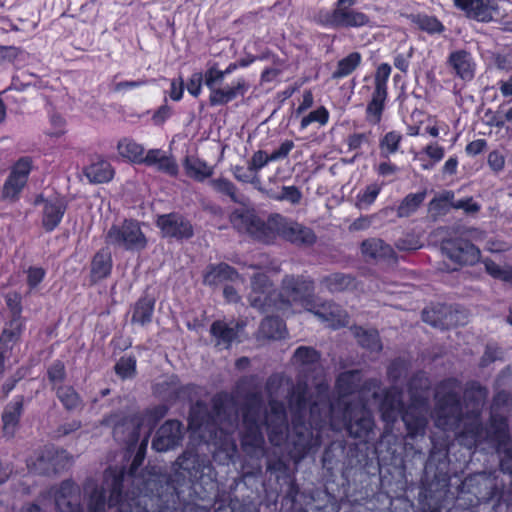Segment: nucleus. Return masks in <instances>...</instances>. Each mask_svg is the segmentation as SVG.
I'll list each match as a JSON object with an SVG mask.
<instances>
[{"mask_svg":"<svg viewBox=\"0 0 512 512\" xmlns=\"http://www.w3.org/2000/svg\"><path fill=\"white\" fill-rule=\"evenodd\" d=\"M320 353L313 347L300 346L293 354L292 361L296 367L297 383L289 393V408L292 414V433H288V418L285 406L277 398L279 390L289 381L280 375H272L266 382L269 397V410H264L260 392L248 393L245 397L242 412V428L240 431L241 447L250 458L261 459L265 456V439L261 431L265 425L268 439L274 446H281L289 441L291 459L298 463L305 458L312 445L319 444V437L311 434L306 427V418L312 402L317 396V384L324 383L320 378L323 369L320 364Z\"/></svg>","mask_w":512,"mask_h":512,"instance_id":"f257e3e1","label":"nucleus"},{"mask_svg":"<svg viewBox=\"0 0 512 512\" xmlns=\"http://www.w3.org/2000/svg\"><path fill=\"white\" fill-rule=\"evenodd\" d=\"M461 384L456 379L442 381L435 391L434 421L443 431L455 432L461 444L472 448L484 441L496 444L500 468L512 475V439L507 419L491 413L489 427L484 429L480 416L488 396L485 387L469 384L464 392V406L460 402Z\"/></svg>","mask_w":512,"mask_h":512,"instance_id":"f03ea898","label":"nucleus"},{"mask_svg":"<svg viewBox=\"0 0 512 512\" xmlns=\"http://www.w3.org/2000/svg\"><path fill=\"white\" fill-rule=\"evenodd\" d=\"M381 382L378 379L367 380L359 392L358 399L353 401L329 402V386L324 383L317 384V396L312 402L306 427L311 434L319 437V444L312 445L307 450L318 448L322 442V434L326 429L341 431L345 429L349 436L356 439H365L372 432L374 419L367 404L363 401L366 392H371L374 399L378 397Z\"/></svg>","mask_w":512,"mask_h":512,"instance_id":"7ed1b4c3","label":"nucleus"},{"mask_svg":"<svg viewBox=\"0 0 512 512\" xmlns=\"http://www.w3.org/2000/svg\"><path fill=\"white\" fill-rule=\"evenodd\" d=\"M431 382L425 372H417L409 381L410 404L404 409L403 391L397 386L389 388L380 402L383 421L393 424L399 415L407 429V436H423L430 413L429 389Z\"/></svg>","mask_w":512,"mask_h":512,"instance_id":"20e7f679","label":"nucleus"},{"mask_svg":"<svg viewBox=\"0 0 512 512\" xmlns=\"http://www.w3.org/2000/svg\"><path fill=\"white\" fill-rule=\"evenodd\" d=\"M230 222L239 232L247 233L263 243H271L276 236H281L296 246L309 247L317 239L311 228L278 213L270 215L267 221H264L254 210L236 209L230 215Z\"/></svg>","mask_w":512,"mask_h":512,"instance_id":"39448f33","label":"nucleus"},{"mask_svg":"<svg viewBox=\"0 0 512 512\" xmlns=\"http://www.w3.org/2000/svg\"><path fill=\"white\" fill-rule=\"evenodd\" d=\"M238 410L235 398L221 392L212 398V412L204 402L198 401L191 406L189 426L194 430H207L212 437L217 438L218 431L225 436V443L230 444L236 451V444L230 436L238 428Z\"/></svg>","mask_w":512,"mask_h":512,"instance_id":"423d86ee","label":"nucleus"},{"mask_svg":"<svg viewBox=\"0 0 512 512\" xmlns=\"http://www.w3.org/2000/svg\"><path fill=\"white\" fill-rule=\"evenodd\" d=\"M125 474L122 471L107 469L104 473L102 486L99 488L93 480H88L84 485L85 493L89 494V512H105L106 493H109L108 506L118 507V512H126L131 504L126 503L122 493Z\"/></svg>","mask_w":512,"mask_h":512,"instance_id":"0eeeda50","label":"nucleus"},{"mask_svg":"<svg viewBox=\"0 0 512 512\" xmlns=\"http://www.w3.org/2000/svg\"><path fill=\"white\" fill-rule=\"evenodd\" d=\"M214 476V467L206 456L186 450L173 463L169 481L178 493V488L183 485L203 480L205 477L212 480Z\"/></svg>","mask_w":512,"mask_h":512,"instance_id":"6e6552de","label":"nucleus"},{"mask_svg":"<svg viewBox=\"0 0 512 512\" xmlns=\"http://www.w3.org/2000/svg\"><path fill=\"white\" fill-rule=\"evenodd\" d=\"M222 74L216 64L211 65L205 72V85L210 90L209 103L211 106L225 105L239 96H244L249 89L245 78H238L232 85L221 87Z\"/></svg>","mask_w":512,"mask_h":512,"instance_id":"1a4fd4ad","label":"nucleus"},{"mask_svg":"<svg viewBox=\"0 0 512 512\" xmlns=\"http://www.w3.org/2000/svg\"><path fill=\"white\" fill-rule=\"evenodd\" d=\"M315 21L323 27L333 29H359L372 26V21L367 14L353 8L321 9L315 15Z\"/></svg>","mask_w":512,"mask_h":512,"instance_id":"9d476101","label":"nucleus"},{"mask_svg":"<svg viewBox=\"0 0 512 512\" xmlns=\"http://www.w3.org/2000/svg\"><path fill=\"white\" fill-rule=\"evenodd\" d=\"M279 297V293L266 274L257 273L252 277L251 291L248 294L251 307L261 313L281 311Z\"/></svg>","mask_w":512,"mask_h":512,"instance_id":"9b49d317","label":"nucleus"},{"mask_svg":"<svg viewBox=\"0 0 512 512\" xmlns=\"http://www.w3.org/2000/svg\"><path fill=\"white\" fill-rule=\"evenodd\" d=\"M106 242L126 250H142L147 245L139 223L133 220H126L120 226H112L107 232Z\"/></svg>","mask_w":512,"mask_h":512,"instance_id":"f8f14e48","label":"nucleus"},{"mask_svg":"<svg viewBox=\"0 0 512 512\" xmlns=\"http://www.w3.org/2000/svg\"><path fill=\"white\" fill-rule=\"evenodd\" d=\"M312 291V282L304 276L286 275L282 280L281 292H278L281 310L292 303H303Z\"/></svg>","mask_w":512,"mask_h":512,"instance_id":"ddd939ff","label":"nucleus"},{"mask_svg":"<svg viewBox=\"0 0 512 512\" xmlns=\"http://www.w3.org/2000/svg\"><path fill=\"white\" fill-rule=\"evenodd\" d=\"M442 251L449 259L460 265H474L479 261L481 255L478 247L461 238L444 241Z\"/></svg>","mask_w":512,"mask_h":512,"instance_id":"4468645a","label":"nucleus"},{"mask_svg":"<svg viewBox=\"0 0 512 512\" xmlns=\"http://www.w3.org/2000/svg\"><path fill=\"white\" fill-rule=\"evenodd\" d=\"M157 227L164 237L176 240L190 239L193 234L191 222L179 213L159 215L156 220Z\"/></svg>","mask_w":512,"mask_h":512,"instance_id":"2eb2a0df","label":"nucleus"},{"mask_svg":"<svg viewBox=\"0 0 512 512\" xmlns=\"http://www.w3.org/2000/svg\"><path fill=\"white\" fill-rule=\"evenodd\" d=\"M183 437V424L178 420H167L157 430L152 448L157 452L173 450L181 444Z\"/></svg>","mask_w":512,"mask_h":512,"instance_id":"dca6fc26","label":"nucleus"},{"mask_svg":"<svg viewBox=\"0 0 512 512\" xmlns=\"http://www.w3.org/2000/svg\"><path fill=\"white\" fill-rule=\"evenodd\" d=\"M59 512H84L80 506V489L70 480L63 481L55 492Z\"/></svg>","mask_w":512,"mask_h":512,"instance_id":"f3484780","label":"nucleus"},{"mask_svg":"<svg viewBox=\"0 0 512 512\" xmlns=\"http://www.w3.org/2000/svg\"><path fill=\"white\" fill-rule=\"evenodd\" d=\"M309 312L314 314L327 327L337 329L348 324V314L334 302H323L315 305Z\"/></svg>","mask_w":512,"mask_h":512,"instance_id":"a211bd4d","label":"nucleus"},{"mask_svg":"<svg viewBox=\"0 0 512 512\" xmlns=\"http://www.w3.org/2000/svg\"><path fill=\"white\" fill-rule=\"evenodd\" d=\"M243 322H225L222 320L214 321L210 327V334L215 345L228 349L234 341L239 338L240 332L244 329Z\"/></svg>","mask_w":512,"mask_h":512,"instance_id":"6ab92c4d","label":"nucleus"},{"mask_svg":"<svg viewBox=\"0 0 512 512\" xmlns=\"http://www.w3.org/2000/svg\"><path fill=\"white\" fill-rule=\"evenodd\" d=\"M453 4L469 19L485 23L493 19L491 0H453Z\"/></svg>","mask_w":512,"mask_h":512,"instance_id":"aec40b11","label":"nucleus"},{"mask_svg":"<svg viewBox=\"0 0 512 512\" xmlns=\"http://www.w3.org/2000/svg\"><path fill=\"white\" fill-rule=\"evenodd\" d=\"M24 401V396L19 395L5 406L2 413L4 436L8 438L14 436L23 413Z\"/></svg>","mask_w":512,"mask_h":512,"instance_id":"412c9836","label":"nucleus"},{"mask_svg":"<svg viewBox=\"0 0 512 512\" xmlns=\"http://www.w3.org/2000/svg\"><path fill=\"white\" fill-rule=\"evenodd\" d=\"M195 389L194 385L183 386L176 376H170L155 386V393L166 400L185 398Z\"/></svg>","mask_w":512,"mask_h":512,"instance_id":"4be33fe9","label":"nucleus"},{"mask_svg":"<svg viewBox=\"0 0 512 512\" xmlns=\"http://www.w3.org/2000/svg\"><path fill=\"white\" fill-rule=\"evenodd\" d=\"M448 64L455 74L464 81H470L475 74V63L471 54L466 50H457L448 57Z\"/></svg>","mask_w":512,"mask_h":512,"instance_id":"5701e85b","label":"nucleus"},{"mask_svg":"<svg viewBox=\"0 0 512 512\" xmlns=\"http://www.w3.org/2000/svg\"><path fill=\"white\" fill-rule=\"evenodd\" d=\"M66 208V201L62 198H53L45 201L42 224L46 231H52L59 225Z\"/></svg>","mask_w":512,"mask_h":512,"instance_id":"b1692460","label":"nucleus"},{"mask_svg":"<svg viewBox=\"0 0 512 512\" xmlns=\"http://www.w3.org/2000/svg\"><path fill=\"white\" fill-rule=\"evenodd\" d=\"M25 330L24 318H11L4 326L0 335V349L12 351L13 347L20 341Z\"/></svg>","mask_w":512,"mask_h":512,"instance_id":"393cba45","label":"nucleus"},{"mask_svg":"<svg viewBox=\"0 0 512 512\" xmlns=\"http://www.w3.org/2000/svg\"><path fill=\"white\" fill-rule=\"evenodd\" d=\"M422 319L431 326L440 329H446L458 323L456 313H454L450 307L445 306L438 309L423 310Z\"/></svg>","mask_w":512,"mask_h":512,"instance_id":"a878e982","label":"nucleus"},{"mask_svg":"<svg viewBox=\"0 0 512 512\" xmlns=\"http://www.w3.org/2000/svg\"><path fill=\"white\" fill-rule=\"evenodd\" d=\"M143 164L148 166H156L161 172L167 173L170 176H175L178 173V165L175 160L166 155L161 149H151L144 155Z\"/></svg>","mask_w":512,"mask_h":512,"instance_id":"bb28decb","label":"nucleus"},{"mask_svg":"<svg viewBox=\"0 0 512 512\" xmlns=\"http://www.w3.org/2000/svg\"><path fill=\"white\" fill-rule=\"evenodd\" d=\"M64 458L63 453L59 454L54 449H46L34 462V470L44 475L58 473L63 468L60 463Z\"/></svg>","mask_w":512,"mask_h":512,"instance_id":"cd10ccee","label":"nucleus"},{"mask_svg":"<svg viewBox=\"0 0 512 512\" xmlns=\"http://www.w3.org/2000/svg\"><path fill=\"white\" fill-rule=\"evenodd\" d=\"M239 279L237 271L226 263L210 265L204 275V283L210 286H216L225 281H235Z\"/></svg>","mask_w":512,"mask_h":512,"instance_id":"c85d7f7f","label":"nucleus"},{"mask_svg":"<svg viewBox=\"0 0 512 512\" xmlns=\"http://www.w3.org/2000/svg\"><path fill=\"white\" fill-rule=\"evenodd\" d=\"M84 175L90 183L100 184L109 182L114 176V170L111 164L98 159L83 169Z\"/></svg>","mask_w":512,"mask_h":512,"instance_id":"c756f323","label":"nucleus"},{"mask_svg":"<svg viewBox=\"0 0 512 512\" xmlns=\"http://www.w3.org/2000/svg\"><path fill=\"white\" fill-rule=\"evenodd\" d=\"M361 252L365 257L374 260L389 259L394 256L393 248L379 238L364 240L361 244Z\"/></svg>","mask_w":512,"mask_h":512,"instance_id":"7c9ffc66","label":"nucleus"},{"mask_svg":"<svg viewBox=\"0 0 512 512\" xmlns=\"http://www.w3.org/2000/svg\"><path fill=\"white\" fill-rule=\"evenodd\" d=\"M183 167L186 175L198 182H203L214 173L212 166H209L205 161L195 156H187Z\"/></svg>","mask_w":512,"mask_h":512,"instance_id":"2f4dec72","label":"nucleus"},{"mask_svg":"<svg viewBox=\"0 0 512 512\" xmlns=\"http://www.w3.org/2000/svg\"><path fill=\"white\" fill-rule=\"evenodd\" d=\"M361 373L358 370H351L341 373L336 381V389L340 396L338 401H347L346 397L352 395L359 387Z\"/></svg>","mask_w":512,"mask_h":512,"instance_id":"473e14b6","label":"nucleus"},{"mask_svg":"<svg viewBox=\"0 0 512 512\" xmlns=\"http://www.w3.org/2000/svg\"><path fill=\"white\" fill-rule=\"evenodd\" d=\"M112 269V257L111 253L102 249L97 252L91 262V279L93 282H97L106 278Z\"/></svg>","mask_w":512,"mask_h":512,"instance_id":"72a5a7b5","label":"nucleus"},{"mask_svg":"<svg viewBox=\"0 0 512 512\" xmlns=\"http://www.w3.org/2000/svg\"><path fill=\"white\" fill-rule=\"evenodd\" d=\"M155 299L147 295L141 297L134 305L131 322L144 326L152 321Z\"/></svg>","mask_w":512,"mask_h":512,"instance_id":"f704fd0d","label":"nucleus"},{"mask_svg":"<svg viewBox=\"0 0 512 512\" xmlns=\"http://www.w3.org/2000/svg\"><path fill=\"white\" fill-rule=\"evenodd\" d=\"M321 286L331 293L343 292L355 287L354 278L350 274L332 273L320 280Z\"/></svg>","mask_w":512,"mask_h":512,"instance_id":"c9c22d12","label":"nucleus"},{"mask_svg":"<svg viewBox=\"0 0 512 512\" xmlns=\"http://www.w3.org/2000/svg\"><path fill=\"white\" fill-rule=\"evenodd\" d=\"M259 191L272 200L287 201L292 205H298L303 197L302 192L296 186H282L281 191L279 192L272 188L266 189L259 187Z\"/></svg>","mask_w":512,"mask_h":512,"instance_id":"e433bc0d","label":"nucleus"},{"mask_svg":"<svg viewBox=\"0 0 512 512\" xmlns=\"http://www.w3.org/2000/svg\"><path fill=\"white\" fill-rule=\"evenodd\" d=\"M353 334L359 345L363 348L371 352H379L382 350V343L377 330L354 327Z\"/></svg>","mask_w":512,"mask_h":512,"instance_id":"4c0bfd02","label":"nucleus"},{"mask_svg":"<svg viewBox=\"0 0 512 512\" xmlns=\"http://www.w3.org/2000/svg\"><path fill=\"white\" fill-rule=\"evenodd\" d=\"M56 396L68 411H74L83 406L82 399L77 391L69 385H59L55 388Z\"/></svg>","mask_w":512,"mask_h":512,"instance_id":"58836bf2","label":"nucleus"},{"mask_svg":"<svg viewBox=\"0 0 512 512\" xmlns=\"http://www.w3.org/2000/svg\"><path fill=\"white\" fill-rule=\"evenodd\" d=\"M285 332V324L278 317H266L259 327V334L267 339H281Z\"/></svg>","mask_w":512,"mask_h":512,"instance_id":"ea45409f","label":"nucleus"},{"mask_svg":"<svg viewBox=\"0 0 512 512\" xmlns=\"http://www.w3.org/2000/svg\"><path fill=\"white\" fill-rule=\"evenodd\" d=\"M387 98V92L374 90L372 99L366 108V119L369 123L378 124L381 121L384 103Z\"/></svg>","mask_w":512,"mask_h":512,"instance_id":"a19ab883","label":"nucleus"},{"mask_svg":"<svg viewBox=\"0 0 512 512\" xmlns=\"http://www.w3.org/2000/svg\"><path fill=\"white\" fill-rule=\"evenodd\" d=\"M119 154L130 161L142 164L144 148L132 139H122L117 145Z\"/></svg>","mask_w":512,"mask_h":512,"instance_id":"79ce46f5","label":"nucleus"},{"mask_svg":"<svg viewBox=\"0 0 512 512\" xmlns=\"http://www.w3.org/2000/svg\"><path fill=\"white\" fill-rule=\"evenodd\" d=\"M209 184L215 192L229 197L232 202H242V195L238 192V189L235 186V184L229 179L219 177L210 180Z\"/></svg>","mask_w":512,"mask_h":512,"instance_id":"37998d69","label":"nucleus"},{"mask_svg":"<svg viewBox=\"0 0 512 512\" xmlns=\"http://www.w3.org/2000/svg\"><path fill=\"white\" fill-rule=\"evenodd\" d=\"M426 198V192L410 193L399 204L397 216L400 218L409 217L417 211Z\"/></svg>","mask_w":512,"mask_h":512,"instance_id":"c03bdc74","label":"nucleus"},{"mask_svg":"<svg viewBox=\"0 0 512 512\" xmlns=\"http://www.w3.org/2000/svg\"><path fill=\"white\" fill-rule=\"evenodd\" d=\"M402 134L397 131L386 133L379 141L380 156L388 159L390 155L399 151Z\"/></svg>","mask_w":512,"mask_h":512,"instance_id":"a18cd8bd","label":"nucleus"},{"mask_svg":"<svg viewBox=\"0 0 512 512\" xmlns=\"http://www.w3.org/2000/svg\"><path fill=\"white\" fill-rule=\"evenodd\" d=\"M410 19L419 29L429 34H439L444 31L443 24L434 16L416 14L411 15Z\"/></svg>","mask_w":512,"mask_h":512,"instance_id":"49530a36","label":"nucleus"},{"mask_svg":"<svg viewBox=\"0 0 512 512\" xmlns=\"http://www.w3.org/2000/svg\"><path fill=\"white\" fill-rule=\"evenodd\" d=\"M360 61L361 55L358 52L350 53L338 62L335 71L332 73V78L339 79L350 75L358 67Z\"/></svg>","mask_w":512,"mask_h":512,"instance_id":"de8ad7c7","label":"nucleus"},{"mask_svg":"<svg viewBox=\"0 0 512 512\" xmlns=\"http://www.w3.org/2000/svg\"><path fill=\"white\" fill-rule=\"evenodd\" d=\"M232 173L236 180L242 183H250L254 185L258 190L260 186V178L258 174L254 172L251 166L248 164L247 167L236 165L232 167Z\"/></svg>","mask_w":512,"mask_h":512,"instance_id":"09e8293b","label":"nucleus"},{"mask_svg":"<svg viewBox=\"0 0 512 512\" xmlns=\"http://www.w3.org/2000/svg\"><path fill=\"white\" fill-rule=\"evenodd\" d=\"M114 369L122 379L133 378L136 374V358L134 356L121 357Z\"/></svg>","mask_w":512,"mask_h":512,"instance_id":"8fccbe9b","label":"nucleus"},{"mask_svg":"<svg viewBox=\"0 0 512 512\" xmlns=\"http://www.w3.org/2000/svg\"><path fill=\"white\" fill-rule=\"evenodd\" d=\"M47 377L55 390L66 379V369L62 361L53 362L47 369Z\"/></svg>","mask_w":512,"mask_h":512,"instance_id":"3c124183","label":"nucleus"},{"mask_svg":"<svg viewBox=\"0 0 512 512\" xmlns=\"http://www.w3.org/2000/svg\"><path fill=\"white\" fill-rule=\"evenodd\" d=\"M26 182L27 181H25V179L17 177L11 173L3 187L4 198L14 199L22 190Z\"/></svg>","mask_w":512,"mask_h":512,"instance_id":"603ef678","label":"nucleus"},{"mask_svg":"<svg viewBox=\"0 0 512 512\" xmlns=\"http://www.w3.org/2000/svg\"><path fill=\"white\" fill-rule=\"evenodd\" d=\"M409 369V363L401 358L394 360L388 367V378L396 384L402 377H405ZM396 386V385H393Z\"/></svg>","mask_w":512,"mask_h":512,"instance_id":"864d4df0","label":"nucleus"},{"mask_svg":"<svg viewBox=\"0 0 512 512\" xmlns=\"http://www.w3.org/2000/svg\"><path fill=\"white\" fill-rule=\"evenodd\" d=\"M381 191V186L377 183H372L357 196V205L359 207L370 206L377 198Z\"/></svg>","mask_w":512,"mask_h":512,"instance_id":"5fc2aeb1","label":"nucleus"},{"mask_svg":"<svg viewBox=\"0 0 512 512\" xmlns=\"http://www.w3.org/2000/svg\"><path fill=\"white\" fill-rule=\"evenodd\" d=\"M391 74V66L387 63L381 64L376 71L374 83L375 89L381 92H387V81Z\"/></svg>","mask_w":512,"mask_h":512,"instance_id":"6e6d98bb","label":"nucleus"},{"mask_svg":"<svg viewBox=\"0 0 512 512\" xmlns=\"http://www.w3.org/2000/svg\"><path fill=\"white\" fill-rule=\"evenodd\" d=\"M329 113L325 107H320L312 112H310L307 116L303 117L301 120V128L305 129L313 122H318L321 125H325L328 122Z\"/></svg>","mask_w":512,"mask_h":512,"instance_id":"4d7b16f0","label":"nucleus"},{"mask_svg":"<svg viewBox=\"0 0 512 512\" xmlns=\"http://www.w3.org/2000/svg\"><path fill=\"white\" fill-rule=\"evenodd\" d=\"M372 132L353 133L347 137L346 143L349 150H359L363 145H371Z\"/></svg>","mask_w":512,"mask_h":512,"instance_id":"13d9d810","label":"nucleus"},{"mask_svg":"<svg viewBox=\"0 0 512 512\" xmlns=\"http://www.w3.org/2000/svg\"><path fill=\"white\" fill-rule=\"evenodd\" d=\"M147 443H148V439L144 438L134 456L132 463H131L130 470H129V476L134 478L133 482L136 480L139 481V479L135 477V474H136L138 468L142 465V463L144 461Z\"/></svg>","mask_w":512,"mask_h":512,"instance_id":"bf43d9fd","label":"nucleus"},{"mask_svg":"<svg viewBox=\"0 0 512 512\" xmlns=\"http://www.w3.org/2000/svg\"><path fill=\"white\" fill-rule=\"evenodd\" d=\"M6 305L9 308L12 317L11 318H23L21 295L17 292H10L5 296Z\"/></svg>","mask_w":512,"mask_h":512,"instance_id":"052dcab7","label":"nucleus"},{"mask_svg":"<svg viewBox=\"0 0 512 512\" xmlns=\"http://www.w3.org/2000/svg\"><path fill=\"white\" fill-rule=\"evenodd\" d=\"M167 412L168 407L164 404L154 406L146 411L144 421L150 426H154L159 420L166 416Z\"/></svg>","mask_w":512,"mask_h":512,"instance_id":"680f3d73","label":"nucleus"},{"mask_svg":"<svg viewBox=\"0 0 512 512\" xmlns=\"http://www.w3.org/2000/svg\"><path fill=\"white\" fill-rule=\"evenodd\" d=\"M269 162H273L272 159H270V154L268 155L263 150H258L254 152L250 160L248 161V164L251 166V168L254 170L256 174L264 168Z\"/></svg>","mask_w":512,"mask_h":512,"instance_id":"e2e57ef3","label":"nucleus"},{"mask_svg":"<svg viewBox=\"0 0 512 512\" xmlns=\"http://www.w3.org/2000/svg\"><path fill=\"white\" fill-rule=\"evenodd\" d=\"M451 207L454 209H462L467 214H475L480 210V205L474 202L472 197L452 202Z\"/></svg>","mask_w":512,"mask_h":512,"instance_id":"0e129e2a","label":"nucleus"},{"mask_svg":"<svg viewBox=\"0 0 512 512\" xmlns=\"http://www.w3.org/2000/svg\"><path fill=\"white\" fill-rule=\"evenodd\" d=\"M487 163L493 172L499 173L505 167V156L497 150L491 151L488 155Z\"/></svg>","mask_w":512,"mask_h":512,"instance_id":"69168bd1","label":"nucleus"},{"mask_svg":"<svg viewBox=\"0 0 512 512\" xmlns=\"http://www.w3.org/2000/svg\"><path fill=\"white\" fill-rule=\"evenodd\" d=\"M31 170V159L28 157H23L17 161V163L14 165L12 174L20 177L22 179H25L27 181L29 172Z\"/></svg>","mask_w":512,"mask_h":512,"instance_id":"338daca9","label":"nucleus"},{"mask_svg":"<svg viewBox=\"0 0 512 512\" xmlns=\"http://www.w3.org/2000/svg\"><path fill=\"white\" fill-rule=\"evenodd\" d=\"M205 82V74L196 72L193 73L191 78L189 79L187 83V90L188 92L197 97L201 92L202 82Z\"/></svg>","mask_w":512,"mask_h":512,"instance_id":"774afa93","label":"nucleus"}]
</instances>
